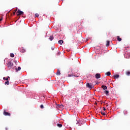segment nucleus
I'll use <instances>...</instances> for the list:
<instances>
[{
	"label": "nucleus",
	"instance_id": "nucleus-13",
	"mask_svg": "<svg viewBox=\"0 0 130 130\" xmlns=\"http://www.w3.org/2000/svg\"><path fill=\"white\" fill-rule=\"evenodd\" d=\"M109 45H110V41H107V44H106V46L109 47Z\"/></svg>",
	"mask_w": 130,
	"mask_h": 130
},
{
	"label": "nucleus",
	"instance_id": "nucleus-21",
	"mask_svg": "<svg viewBox=\"0 0 130 130\" xmlns=\"http://www.w3.org/2000/svg\"><path fill=\"white\" fill-rule=\"evenodd\" d=\"M57 75H60V72L59 71V70H58L57 72Z\"/></svg>",
	"mask_w": 130,
	"mask_h": 130
},
{
	"label": "nucleus",
	"instance_id": "nucleus-26",
	"mask_svg": "<svg viewBox=\"0 0 130 130\" xmlns=\"http://www.w3.org/2000/svg\"><path fill=\"white\" fill-rule=\"evenodd\" d=\"M8 79H10V77L9 76H8V78H6V80L8 81Z\"/></svg>",
	"mask_w": 130,
	"mask_h": 130
},
{
	"label": "nucleus",
	"instance_id": "nucleus-9",
	"mask_svg": "<svg viewBox=\"0 0 130 130\" xmlns=\"http://www.w3.org/2000/svg\"><path fill=\"white\" fill-rule=\"evenodd\" d=\"M105 75H107V76H110V75H111V73H110V72H108L105 73Z\"/></svg>",
	"mask_w": 130,
	"mask_h": 130
},
{
	"label": "nucleus",
	"instance_id": "nucleus-10",
	"mask_svg": "<svg viewBox=\"0 0 130 130\" xmlns=\"http://www.w3.org/2000/svg\"><path fill=\"white\" fill-rule=\"evenodd\" d=\"M58 43L60 45H62L63 44V40H59L58 41Z\"/></svg>",
	"mask_w": 130,
	"mask_h": 130
},
{
	"label": "nucleus",
	"instance_id": "nucleus-18",
	"mask_svg": "<svg viewBox=\"0 0 130 130\" xmlns=\"http://www.w3.org/2000/svg\"><path fill=\"white\" fill-rule=\"evenodd\" d=\"M57 107H58V108H63V105H57Z\"/></svg>",
	"mask_w": 130,
	"mask_h": 130
},
{
	"label": "nucleus",
	"instance_id": "nucleus-6",
	"mask_svg": "<svg viewBox=\"0 0 130 130\" xmlns=\"http://www.w3.org/2000/svg\"><path fill=\"white\" fill-rule=\"evenodd\" d=\"M95 78L96 79H100V78H101V74H96V75H95Z\"/></svg>",
	"mask_w": 130,
	"mask_h": 130
},
{
	"label": "nucleus",
	"instance_id": "nucleus-2",
	"mask_svg": "<svg viewBox=\"0 0 130 130\" xmlns=\"http://www.w3.org/2000/svg\"><path fill=\"white\" fill-rule=\"evenodd\" d=\"M3 115H4L5 116H11V113L6 112V110H4Z\"/></svg>",
	"mask_w": 130,
	"mask_h": 130
},
{
	"label": "nucleus",
	"instance_id": "nucleus-29",
	"mask_svg": "<svg viewBox=\"0 0 130 130\" xmlns=\"http://www.w3.org/2000/svg\"><path fill=\"white\" fill-rule=\"evenodd\" d=\"M7 78L6 77L3 78V80H6Z\"/></svg>",
	"mask_w": 130,
	"mask_h": 130
},
{
	"label": "nucleus",
	"instance_id": "nucleus-27",
	"mask_svg": "<svg viewBox=\"0 0 130 130\" xmlns=\"http://www.w3.org/2000/svg\"><path fill=\"white\" fill-rule=\"evenodd\" d=\"M18 9H15V12H16L17 11H18Z\"/></svg>",
	"mask_w": 130,
	"mask_h": 130
},
{
	"label": "nucleus",
	"instance_id": "nucleus-4",
	"mask_svg": "<svg viewBox=\"0 0 130 130\" xmlns=\"http://www.w3.org/2000/svg\"><path fill=\"white\" fill-rule=\"evenodd\" d=\"M19 51L22 53H25V49L23 48H21L19 49Z\"/></svg>",
	"mask_w": 130,
	"mask_h": 130
},
{
	"label": "nucleus",
	"instance_id": "nucleus-31",
	"mask_svg": "<svg viewBox=\"0 0 130 130\" xmlns=\"http://www.w3.org/2000/svg\"><path fill=\"white\" fill-rule=\"evenodd\" d=\"M3 20V17L1 18V19H0V21Z\"/></svg>",
	"mask_w": 130,
	"mask_h": 130
},
{
	"label": "nucleus",
	"instance_id": "nucleus-22",
	"mask_svg": "<svg viewBox=\"0 0 130 130\" xmlns=\"http://www.w3.org/2000/svg\"><path fill=\"white\" fill-rule=\"evenodd\" d=\"M39 17V14L38 13L35 14V17Z\"/></svg>",
	"mask_w": 130,
	"mask_h": 130
},
{
	"label": "nucleus",
	"instance_id": "nucleus-7",
	"mask_svg": "<svg viewBox=\"0 0 130 130\" xmlns=\"http://www.w3.org/2000/svg\"><path fill=\"white\" fill-rule=\"evenodd\" d=\"M102 88H103V90H106L108 89V87H107V86L105 85H102Z\"/></svg>",
	"mask_w": 130,
	"mask_h": 130
},
{
	"label": "nucleus",
	"instance_id": "nucleus-32",
	"mask_svg": "<svg viewBox=\"0 0 130 130\" xmlns=\"http://www.w3.org/2000/svg\"><path fill=\"white\" fill-rule=\"evenodd\" d=\"M15 12H13V15H15Z\"/></svg>",
	"mask_w": 130,
	"mask_h": 130
},
{
	"label": "nucleus",
	"instance_id": "nucleus-23",
	"mask_svg": "<svg viewBox=\"0 0 130 130\" xmlns=\"http://www.w3.org/2000/svg\"><path fill=\"white\" fill-rule=\"evenodd\" d=\"M14 56H15V55H14V54H13V53L10 54V57H14Z\"/></svg>",
	"mask_w": 130,
	"mask_h": 130
},
{
	"label": "nucleus",
	"instance_id": "nucleus-5",
	"mask_svg": "<svg viewBox=\"0 0 130 130\" xmlns=\"http://www.w3.org/2000/svg\"><path fill=\"white\" fill-rule=\"evenodd\" d=\"M8 67H13V63L12 62H11V61H9L8 63Z\"/></svg>",
	"mask_w": 130,
	"mask_h": 130
},
{
	"label": "nucleus",
	"instance_id": "nucleus-15",
	"mask_svg": "<svg viewBox=\"0 0 130 130\" xmlns=\"http://www.w3.org/2000/svg\"><path fill=\"white\" fill-rule=\"evenodd\" d=\"M73 76H75V77H78V76L74 75H73V74H72V75H68V77H73Z\"/></svg>",
	"mask_w": 130,
	"mask_h": 130
},
{
	"label": "nucleus",
	"instance_id": "nucleus-1",
	"mask_svg": "<svg viewBox=\"0 0 130 130\" xmlns=\"http://www.w3.org/2000/svg\"><path fill=\"white\" fill-rule=\"evenodd\" d=\"M86 86H87V87L89 88V89H92L94 87V86L90 84L89 83H87L86 84Z\"/></svg>",
	"mask_w": 130,
	"mask_h": 130
},
{
	"label": "nucleus",
	"instance_id": "nucleus-11",
	"mask_svg": "<svg viewBox=\"0 0 130 130\" xmlns=\"http://www.w3.org/2000/svg\"><path fill=\"white\" fill-rule=\"evenodd\" d=\"M21 70V68L20 67H18V68H16V71L18 72V71H20Z\"/></svg>",
	"mask_w": 130,
	"mask_h": 130
},
{
	"label": "nucleus",
	"instance_id": "nucleus-19",
	"mask_svg": "<svg viewBox=\"0 0 130 130\" xmlns=\"http://www.w3.org/2000/svg\"><path fill=\"white\" fill-rule=\"evenodd\" d=\"M57 126L58 127H62V124H57Z\"/></svg>",
	"mask_w": 130,
	"mask_h": 130
},
{
	"label": "nucleus",
	"instance_id": "nucleus-17",
	"mask_svg": "<svg viewBox=\"0 0 130 130\" xmlns=\"http://www.w3.org/2000/svg\"><path fill=\"white\" fill-rule=\"evenodd\" d=\"M117 41L119 42L122 41V39L120 38L119 36L117 37Z\"/></svg>",
	"mask_w": 130,
	"mask_h": 130
},
{
	"label": "nucleus",
	"instance_id": "nucleus-28",
	"mask_svg": "<svg viewBox=\"0 0 130 130\" xmlns=\"http://www.w3.org/2000/svg\"><path fill=\"white\" fill-rule=\"evenodd\" d=\"M60 54H61L60 52H58L57 55H60Z\"/></svg>",
	"mask_w": 130,
	"mask_h": 130
},
{
	"label": "nucleus",
	"instance_id": "nucleus-34",
	"mask_svg": "<svg viewBox=\"0 0 130 130\" xmlns=\"http://www.w3.org/2000/svg\"><path fill=\"white\" fill-rule=\"evenodd\" d=\"M6 130H8V128H6Z\"/></svg>",
	"mask_w": 130,
	"mask_h": 130
},
{
	"label": "nucleus",
	"instance_id": "nucleus-8",
	"mask_svg": "<svg viewBox=\"0 0 130 130\" xmlns=\"http://www.w3.org/2000/svg\"><path fill=\"white\" fill-rule=\"evenodd\" d=\"M105 93L106 95H107V96L109 95V91H108V90H105Z\"/></svg>",
	"mask_w": 130,
	"mask_h": 130
},
{
	"label": "nucleus",
	"instance_id": "nucleus-12",
	"mask_svg": "<svg viewBox=\"0 0 130 130\" xmlns=\"http://www.w3.org/2000/svg\"><path fill=\"white\" fill-rule=\"evenodd\" d=\"M49 39H50V41H52V40H53V39H54L53 36H50Z\"/></svg>",
	"mask_w": 130,
	"mask_h": 130
},
{
	"label": "nucleus",
	"instance_id": "nucleus-33",
	"mask_svg": "<svg viewBox=\"0 0 130 130\" xmlns=\"http://www.w3.org/2000/svg\"><path fill=\"white\" fill-rule=\"evenodd\" d=\"M77 103L79 102L78 99H77Z\"/></svg>",
	"mask_w": 130,
	"mask_h": 130
},
{
	"label": "nucleus",
	"instance_id": "nucleus-20",
	"mask_svg": "<svg viewBox=\"0 0 130 130\" xmlns=\"http://www.w3.org/2000/svg\"><path fill=\"white\" fill-rule=\"evenodd\" d=\"M5 85H9V81H7L6 82H5Z\"/></svg>",
	"mask_w": 130,
	"mask_h": 130
},
{
	"label": "nucleus",
	"instance_id": "nucleus-25",
	"mask_svg": "<svg viewBox=\"0 0 130 130\" xmlns=\"http://www.w3.org/2000/svg\"><path fill=\"white\" fill-rule=\"evenodd\" d=\"M40 108H41V109L44 108V107L43 106V105H42L40 106Z\"/></svg>",
	"mask_w": 130,
	"mask_h": 130
},
{
	"label": "nucleus",
	"instance_id": "nucleus-30",
	"mask_svg": "<svg viewBox=\"0 0 130 130\" xmlns=\"http://www.w3.org/2000/svg\"><path fill=\"white\" fill-rule=\"evenodd\" d=\"M103 110H104V111H106V109H105V108L104 107V108H103Z\"/></svg>",
	"mask_w": 130,
	"mask_h": 130
},
{
	"label": "nucleus",
	"instance_id": "nucleus-24",
	"mask_svg": "<svg viewBox=\"0 0 130 130\" xmlns=\"http://www.w3.org/2000/svg\"><path fill=\"white\" fill-rule=\"evenodd\" d=\"M101 114H103V116H105V113L104 112H101Z\"/></svg>",
	"mask_w": 130,
	"mask_h": 130
},
{
	"label": "nucleus",
	"instance_id": "nucleus-16",
	"mask_svg": "<svg viewBox=\"0 0 130 130\" xmlns=\"http://www.w3.org/2000/svg\"><path fill=\"white\" fill-rule=\"evenodd\" d=\"M119 77V75H116L114 76V78L115 79H118Z\"/></svg>",
	"mask_w": 130,
	"mask_h": 130
},
{
	"label": "nucleus",
	"instance_id": "nucleus-3",
	"mask_svg": "<svg viewBox=\"0 0 130 130\" xmlns=\"http://www.w3.org/2000/svg\"><path fill=\"white\" fill-rule=\"evenodd\" d=\"M17 13H18V14H17V16H19L22 15L23 14V12L22 11H20V10H18L17 11Z\"/></svg>",
	"mask_w": 130,
	"mask_h": 130
},
{
	"label": "nucleus",
	"instance_id": "nucleus-14",
	"mask_svg": "<svg viewBox=\"0 0 130 130\" xmlns=\"http://www.w3.org/2000/svg\"><path fill=\"white\" fill-rule=\"evenodd\" d=\"M127 76H129L130 75V72L129 71H126V73H125Z\"/></svg>",
	"mask_w": 130,
	"mask_h": 130
}]
</instances>
